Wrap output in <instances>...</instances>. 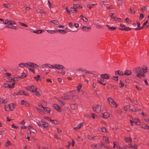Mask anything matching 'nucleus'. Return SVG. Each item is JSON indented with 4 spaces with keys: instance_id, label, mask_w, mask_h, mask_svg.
I'll return each mask as SVG.
<instances>
[{
    "instance_id": "nucleus-1",
    "label": "nucleus",
    "mask_w": 149,
    "mask_h": 149,
    "mask_svg": "<svg viewBox=\"0 0 149 149\" xmlns=\"http://www.w3.org/2000/svg\"><path fill=\"white\" fill-rule=\"evenodd\" d=\"M134 73L136 74V76L139 78L144 77L145 75L141 72V70L140 67H138L135 68L134 70Z\"/></svg>"
},
{
    "instance_id": "nucleus-2",
    "label": "nucleus",
    "mask_w": 149,
    "mask_h": 149,
    "mask_svg": "<svg viewBox=\"0 0 149 149\" xmlns=\"http://www.w3.org/2000/svg\"><path fill=\"white\" fill-rule=\"evenodd\" d=\"M107 101L109 104L112 107L116 108L117 107V104L116 103L114 100L113 98L109 97L107 98Z\"/></svg>"
},
{
    "instance_id": "nucleus-3",
    "label": "nucleus",
    "mask_w": 149,
    "mask_h": 149,
    "mask_svg": "<svg viewBox=\"0 0 149 149\" xmlns=\"http://www.w3.org/2000/svg\"><path fill=\"white\" fill-rule=\"evenodd\" d=\"M15 107L13 103H10L8 105V106L4 105V108L6 110L8 111L13 110Z\"/></svg>"
},
{
    "instance_id": "nucleus-4",
    "label": "nucleus",
    "mask_w": 149,
    "mask_h": 149,
    "mask_svg": "<svg viewBox=\"0 0 149 149\" xmlns=\"http://www.w3.org/2000/svg\"><path fill=\"white\" fill-rule=\"evenodd\" d=\"M93 111L97 113H100L101 111V107L99 105H95L92 107Z\"/></svg>"
},
{
    "instance_id": "nucleus-5",
    "label": "nucleus",
    "mask_w": 149,
    "mask_h": 149,
    "mask_svg": "<svg viewBox=\"0 0 149 149\" xmlns=\"http://www.w3.org/2000/svg\"><path fill=\"white\" fill-rule=\"evenodd\" d=\"M37 88L34 85H31L30 86H27L25 87V88L32 92H34L35 90Z\"/></svg>"
},
{
    "instance_id": "nucleus-6",
    "label": "nucleus",
    "mask_w": 149,
    "mask_h": 149,
    "mask_svg": "<svg viewBox=\"0 0 149 149\" xmlns=\"http://www.w3.org/2000/svg\"><path fill=\"white\" fill-rule=\"evenodd\" d=\"M27 66L31 68L37 69L39 67V66L36 64L32 62H27Z\"/></svg>"
},
{
    "instance_id": "nucleus-7",
    "label": "nucleus",
    "mask_w": 149,
    "mask_h": 149,
    "mask_svg": "<svg viewBox=\"0 0 149 149\" xmlns=\"http://www.w3.org/2000/svg\"><path fill=\"white\" fill-rule=\"evenodd\" d=\"M71 93V92H68L67 94H65L62 97V99L63 100H65L68 99H69L71 98L70 94H69L70 93Z\"/></svg>"
},
{
    "instance_id": "nucleus-8",
    "label": "nucleus",
    "mask_w": 149,
    "mask_h": 149,
    "mask_svg": "<svg viewBox=\"0 0 149 149\" xmlns=\"http://www.w3.org/2000/svg\"><path fill=\"white\" fill-rule=\"evenodd\" d=\"M52 107L58 112H61V109L60 106L56 104H54L52 105Z\"/></svg>"
},
{
    "instance_id": "nucleus-9",
    "label": "nucleus",
    "mask_w": 149,
    "mask_h": 149,
    "mask_svg": "<svg viewBox=\"0 0 149 149\" xmlns=\"http://www.w3.org/2000/svg\"><path fill=\"white\" fill-rule=\"evenodd\" d=\"M132 119L133 120H134V122L136 125H141V122L138 118H132Z\"/></svg>"
},
{
    "instance_id": "nucleus-10",
    "label": "nucleus",
    "mask_w": 149,
    "mask_h": 149,
    "mask_svg": "<svg viewBox=\"0 0 149 149\" xmlns=\"http://www.w3.org/2000/svg\"><path fill=\"white\" fill-rule=\"evenodd\" d=\"M65 68L64 67L60 64H54V69L56 68L58 70H61Z\"/></svg>"
},
{
    "instance_id": "nucleus-11",
    "label": "nucleus",
    "mask_w": 149,
    "mask_h": 149,
    "mask_svg": "<svg viewBox=\"0 0 149 149\" xmlns=\"http://www.w3.org/2000/svg\"><path fill=\"white\" fill-rule=\"evenodd\" d=\"M110 116V114L109 113L106 112L103 114L102 118L104 119H106L109 118Z\"/></svg>"
},
{
    "instance_id": "nucleus-12",
    "label": "nucleus",
    "mask_w": 149,
    "mask_h": 149,
    "mask_svg": "<svg viewBox=\"0 0 149 149\" xmlns=\"http://www.w3.org/2000/svg\"><path fill=\"white\" fill-rule=\"evenodd\" d=\"M100 77H103L105 79H108L109 77V75L107 74H100Z\"/></svg>"
},
{
    "instance_id": "nucleus-13",
    "label": "nucleus",
    "mask_w": 149,
    "mask_h": 149,
    "mask_svg": "<svg viewBox=\"0 0 149 149\" xmlns=\"http://www.w3.org/2000/svg\"><path fill=\"white\" fill-rule=\"evenodd\" d=\"M21 103L22 105H24L27 107H29V104L26 101L23 100H21Z\"/></svg>"
},
{
    "instance_id": "nucleus-14",
    "label": "nucleus",
    "mask_w": 149,
    "mask_h": 149,
    "mask_svg": "<svg viewBox=\"0 0 149 149\" xmlns=\"http://www.w3.org/2000/svg\"><path fill=\"white\" fill-rule=\"evenodd\" d=\"M62 98H59L57 99V102L59 104H60L61 106H62L65 104V102L61 100Z\"/></svg>"
},
{
    "instance_id": "nucleus-15",
    "label": "nucleus",
    "mask_w": 149,
    "mask_h": 149,
    "mask_svg": "<svg viewBox=\"0 0 149 149\" xmlns=\"http://www.w3.org/2000/svg\"><path fill=\"white\" fill-rule=\"evenodd\" d=\"M114 148H115V146H116V148L119 149H123V148H120L118 143L116 142H114L113 143Z\"/></svg>"
},
{
    "instance_id": "nucleus-16",
    "label": "nucleus",
    "mask_w": 149,
    "mask_h": 149,
    "mask_svg": "<svg viewBox=\"0 0 149 149\" xmlns=\"http://www.w3.org/2000/svg\"><path fill=\"white\" fill-rule=\"evenodd\" d=\"M19 95H24L25 96H29V94L28 93H25L24 91L23 90H20L19 91Z\"/></svg>"
},
{
    "instance_id": "nucleus-17",
    "label": "nucleus",
    "mask_w": 149,
    "mask_h": 149,
    "mask_svg": "<svg viewBox=\"0 0 149 149\" xmlns=\"http://www.w3.org/2000/svg\"><path fill=\"white\" fill-rule=\"evenodd\" d=\"M34 107L38 112H39L41 114H44V112L42 109L38 108L37 107Z\"/></svg>"
},
{
    "instance_id": "nucleus-18",
    "label": "nucleus",
    "mask_w": 149,
    "mask_h": 149,
    "mask_svg": "<svg viewBox=\"0 0 149 149\" xmlns=\"http://www.w3.org/2000/svg\"><path fill=\"white\" fill-rule=\"evenodd\" d=\"M27 62L26 63H22L19 64V66L21 68H24L25 67H27Z\"/></svg>"
},
{
    "instance_id": "nucleus-19",
    "label": "nucleus",
    "mask_w": 149,
    "mask_h": 149,
    "mask_svg": "<svg viewBox=\"0 0 149 149\" xmlns=\"http://www.w3.org/2000/svg\"><path fill=\"white\" fill-rule=\"evenodd\" d=\"M6 27L8 28H10L14 29H15L16 28V27L15 26H13L12 25L10 24H7L6 25Z\"/></svg>"
},
{
    "instance_id": "nucleus-20",
    "label": "nucleus",
    "mask_w": 149,
    "mask_h": 149,
    "mask_svg": "<svg viewBox=\"0 0 149 149\" xmlns=\"http://www.w3.org/2000/svg\"><path fill=\"white\" fill-rule=\"evenodd\" d=\"M91 29V27H86L85 26H83L82 28L83 30L85 32H87L90 30Z\"/></svg>"
},
{
    "instance_id": "nucleus-21",
    "label": "nucleus",
    "mask_w": 149,
    "mask_h": 149,
    "mask_svg": "<svg viewBox=\"0 0 149 149\" xmlns=\"http://www.w3.org/2000/svg\"><path fill=\"white\" fill-rule=\"evenodd\" d=\"M108 29L110 31H113L115 30L116 29V28L115 27L113 26H110L109 25H106Z\"/></svg>"
},
{
    "instance_id": "nucleus-22",
    "label": "nucleus",
    "mask_w": 149,
    "mask_h": 149,
    "mask_svg": "<svg viewBox=\"0 0 149 149\" xmlns=\"http://www.w3.org/2000/svg\"><path fill=\"white\" fill-rule=\"evenodd\" d=\"M103 140L105 141V142L107 144L109 143L108 138L107 137L103 136Z\"/></svg>"
},
{
    "instance_id": "nucleus-23",
    "label": "nucleus",
    "mask_w": 149,
    "mask_h": 149,
    "mask_svg": "<svg viewBox=\"0 0 149 149\" xmlns=\"http://www.w3.org/2000/svg\"><path fill=\"white\" fill-rule=\"evenodd\" d=\"M113 21H116V22H123V20L121 18L117 17L114 19H113Z\"/></svg>"
},
{
    "instance_id": "nucleus-24",
    "label": "nucleus",
    "mask_w": 149,
    "mask_h": 149,
    "mask_svg": "<svg viewBox=\"0 0 149 149\" xmlns=\"http://www.w3.org/2000/svg\"><path fill=\"white\" fill-rule=\"evenodd\" d=\"M130 111H131V112H135L137 113H139V112L141 110L140 109H130Z\"/></svg>"
},
{
    "instance_id": "nucleus-25",
    "label": "nucleus",
    "mask_w": 149,
    "mask_h": 149,
    "mask_svg": "<svg viewBox=\"0 0 149 149\" xmlns=\"http://www.w3.org/2000/svg\"><path fill=\"white\" fill-rule=\"evenodd\" d=\"M141 70L143 73H145L147 72V67L146 66H144Z\"/></svg>"
},
{
    "instance_id": "nucleus-26",
    "label": "nucleus",
    "mask_w": 149,
    "mask_h": 149,
    "mask_svg": "<svg viewBox=\"0 0 149 149\" xmlns=\"http://www.w3.org/2000/svg\"><path fill=\"white\" fill-rule=\"evenodd\" d=\"M79 17L80 19H82L84 22H88L87 19L86 18L84 17L82 15H81Z\"/></svg>"
},
{
    "instance_id": "nucleus-27",
    "label": "nucleus",
    "mask_w": 149,
    "mask_h": 149,
    "mask_svg": "<svg viewBox=\"0 0 149 149\" xmlns=\"http://www.w3.org/2000/svg\"><path fill=\"white\" fill-rule=\"evenodd\" d=\"M82 85L81 84H79L77 87V91L78 92L80 91L82 87Z\"/></svg>"
},
{
    "instance_id": "nucleus-28",
    "label": "nucleus",
    "mask_w": 149,
    "mask_h": 149,
    "mask_svg": "<svg viewBox=\"0 0 149 149\" xmlns=\"http://www.w3.org/2000/svg\"><path fill=\"white\" fill-rule=\"evenodd\" d=\"M141 127L143 129H149V126L146 124H143L141 126Z\"/></svg>"
},
{
    "instance_id": "nucleus-29",
    "label": "nucleus",
    "mask_w": 149,
    "mask_h": 149,
    "mask_svg": "<svg viewBox=\"0 0 149 149\" xmlns=\"http://www.w3.org/2000/svg\"><path fill=\"white\" fill-rule=\"evenodd\" d=\"M42 125L44 128H47L49 126L48 123L45 122H42Z\"/></svg>"
},
{
    "instance_id": "nucleus-30",
    "label": "nucleus",
    "mask_w": 149,
    "mask_h": 149,
    "mask_svg": "<svg viewBox=\"0 0 149 149\" xmlns=\"http://www.w3.org/2000/svg\"><path fill=\"white\" fill-rule=\"evenodd\" d=\"M39 89H38L37 88H36V89L35 90L34 92H35V95L36 96H40V95L39 93V91H38Z\"/></svg>"
},
{
    "instance_id": "nucleus-31",
    "label": "nucleus",
    "mask_w": 149,
    "mask_h": 149,
    "mask_svg": "<svg viewBox=\"0 0 149 149\" xmlns=\"http://www.w3.org/2000/svg\"><path fill=\"white\" fill-rule=\"evenodd\" d=\"M115 73L116 74H118L120 75H122L123 74V72L120 70L116 71L115 72Z\"/></svg>"
},
{
    "instance_id": "nucleus-32",
    "label": "nucleus",
    "mask_w": 149,
    "mask_h": 149,
    "mask_svg": "<svg viewBox=\"0 0 149 149\" xmlns=\"http://www.w3.org/2000/svg\"><path fill=\"white\" fill-rule=\"evenodd\" d=\"M129 148H132L135 149H137V145L134 144V146H132L131 144H129V146L128 147Z\"/></svg>"
},
{
    "instance_id": "nucleus-33",
    "label": "nucleus",
    "mask_w": 149,
    "mask_h": 149,
    "mask_svg": "<svg viewBox=\"0 0 149 149\" xmlns=\"http://www.w3.org/2000/svg\"><path fill=\"white\" fill-rule=\"evenodd\" d=\"M37 12L41 14L44 13L45 15H46L45 13L41 9H38L36 10Z\"/></svg>"
},
{
    "instance_id": "nucleus-34",
    "label": "nucleus",
    "mask_w": 149,
    "mask_h": 149,
    "mask_svg": "<svg viewBox=\"0 0 149 149\" xmlns=\"http://www.w3.org/2000/svg\"><path fill=\"white\" fill-rule=\"evenodd\" d=\"M110 15L111 18L113 19H114L116 17V14L114 13H112L110 14Z\"/></svg>"
},
{
    "instance_id": "nucleus-35",
    "label": "nucleus",
    "mask_w": 149,
    "mask_h": 149,
    "mask_svg": "<svg viewBox=\"0 0 149 149\" xmlns=\"http://www.w3.org/2000/svg\"><path fill=\"white\" fill-rule=\"evenodd\" d=\"M131 73V71L130 70H126L124 73V74L126 75H130Z\"/></svg>"
},
{
    "instance_id": "nucleus-36",
    "label": "nucleus",
    "mask_w": 149,
    "mask_h": 149,
    "mask_svg": "<svg viewBox=\"0 0 149 149\" xmlns=\"http://www.w3.org/2000/svg\"><path fill=\"white\" fill-rule=\"evenodd\" d=\"M58 31L61 34H64L67 33V32L66 31L63 30L59 29Z\"/></svg>"
},
{
    "instance_id": "nucleus-37",
    "label": "nucleus",
    "mask_w": 149,
    "mask_h": 149,
    "mask_svg": "<svg viewBox=\"0 0 149 149\" xmlns=\"http://www.w3.org/2000/svg\"><path fill=\"white\" fill-rule=\"evenodd\" d=\"M47 32L49 33L50 34H53L55 33L56 32V31L55 30H47Z\"/></svg>"
},
{
    "instance_id": "nucleus-38",
    "label": "nucleus",
    "mask_w": 149,
    "mask_h": 149,
    "mask_svg": "<svg viewBox=\"0 0 149 149\" xmlns=\"http://www.w3.org/2000/svg\"><path fill=\"white\" fill-rule=\"evenodd\" d=\"M47 67L51 69H54V64L52 65L49 63H47Z\"/></svg>"
},
{
    "instance_id": "nucleus-39",
    "label": "nucleus",
    "mask_w": 149,
    "mask_h": 149,
    "mask_svg": "<svg viewBox=\"0 0 149 149\" xmlns=\"http://www.w3.org/2000/svg\"><path fill=\"white\" fill-rule=\"evenodd\" d=\"M129 109H131L130 106L129 105H126L124 107V110L125 111Z\"/></svg>"
},
{
    "instance_id": "nucleus-40",
    "label": "nucleus",
    "mask_w": 149,
    "mask_h": 149,
    "mask_svg": "<svg viewBox=\"0 0 149 149\" xmlns=\"http://www.w3.org/2000/svg\"><path fill=\"white\" fill-rule=\"evenodd\" d=\"M132 141V139L130 137L126 138L125 139V141L126 143L131 142Z\"/></svg>"
},
{
    "instance_id": "nucleus-41",
    "label": "nucleus",
    "mask_w": 149,
    "mask_h": 149,
    "mask_svg": "<svg viewBox=\"0 0 149 149\" xmlns=\"http://www.w3.org/2000/svg\"><path fill=\"white\" fill-rule=\"evenodd\" d=\"M70 106L72 109H74L77 107V105L76 104H72Z\"/></svg>"
},
{
    "instance_id": "nucleus-42",
    "label": "nucleus",
    "mask_w": 149,
    "mask_h": 149,
    "mask_svg": "<svg viewBox=\"0 0 149 149\" xmlns=\"http://www.w3.org/2000/svg\"><path fill=\"white\" fill-rule=\"evenodd\" d=\"M79 97V96L78 95H73L71 99L73 100H74L78 98Z\"/></svg>"
},
{
    "instance_id": "nucleus-43",
    "label": "nucleus",
    "mask_w": 149,
    "mask_h": 149,
    "mask_svg": "<svg viewBox=\"0 0 149 149\" xmlns=\"http://www.w3.org/2000/svg\"><path fill=\"white\" fill-rule=\"evenodd\" d=\"M50 22L56 25H58L59 24V22L57 20H52Z\"/></svg>"
},
{
    "instance_id": "nucleus-44",
    "label": "nucleus",
    "mask_w": 149,
    "mask_h": 149,
    "mask_svg": "<svg viewBox=\"0 0 149 149\" xmlns=\"http://www.w3.org/2000/svg\"><path fill=\"white\" fill-rule=\"evenodd\" d=\"M43 109L44 110L48 113H49L50 111V109L49 108L46 107H44Z\"/></svg>"
},
{
    "instance_id": "nucleus-45",
    "label": "nucleus",
    "mask_w": 149,
    "mask_h": 149,
    "mask_svg": "<svg viewBox=\"0 0 149 149\" xmlns=\"http://www.w3.org/2000/svg\"><path fill=\"white\" fill-rule=\"evenodd\" d=\"M18 23L22 26H24L25 27H28V25H26V24L22 23L20 22H19Z\"/></svg>"
},
{
    "instance_id": "nucleus-46",
    "label": "nucleus",
    "mask_w": 149,
    "mask_h": 149,
    "mask_svg": "<svg viewBox=\"0 0 149 149\" xmlns=\"http://www.w3.org/2000/svg\"><path fill=\"white\" fill-rule=\"evenodd\" d=\"M83 126V123L82 122H81L77 126L78 127V128H79V129H80Z\"/></svg>"
},
{
    "instance_id": "nucleus-47",
    "label": "nucleus",
    "mask_w": 149,
    "mask_h": 149,
    "mask_svg": "<svg viewBox=\"0 0 149 149\" xmlns=\"http://www.w3.org/2000/svg\"><path fill=\"white\" fill-rule=\"evenodd\" d=\"M42 31L41 30H38V31H34L33 33H35L40 34L42 32Z\"/></svg>"
},
{
    "instance_id": "nucleus-48",
    "label": "nucleus",
    "mask_w": 149,
    "mask_h": 149,
    "mask_svg": "<svg viewBox=\"0 0 149 149\" xmlns=\"http://www.w3.org/2000/svg\"><path fill=\"white\" fill-rule=\"evenodd\" d=\"M71 11L73 13H75L76 12L77 10L76 9V8L74 7L73 8H71Z\"/></svg>"
},
{
    "instance_id": "nucleus-49",
    "label": "nucleus",
    "mask_w": 149,
    "mask_h": 149,
    "mask_svg": "<svg viewBox=\"0 0 149 149\" xmlns=\"http://www.w3.org/2000/svg\"><path fill=\"white\" fill-rule=\"evenodd\" d=\"M0 102H1L2 104H5L7 102V99H2L1 100Z\"/></svg>"
},
{
    "instance_id": "nucleus-50",
    "label": "nucleus",
    "mask_w": 149,
    "mask_h": 149,
    "mask_svg": "<svg viewBox=\"0 0 149 149\" xmlns=\"http://www.w3.org/2000/svg\"><path fill=\"white\" fill-rule=\"evenodd\" d=\"M51 122H52V123H53L55 125H58V124H59V122H58V121H57L56 120H52Z\"/></svg>"
},
{
    "instance_id": "nucleus-51",
    "label": "nucleus",
    "mask_w": 149,
    "mask_h": 149,
    "mask_svg": "<svg viewBox=\"0 0 149 149\" xmlns=\"http://www.w3.org/2000/svg\"><path fill=\"white\" fill-rule=\"evenodd\" d=\"M8 24L11 25L15 24H16V23L14 21L10 20H9V23Z\"/></svg>"
},
{
    "instance_id": "nucleus-52",
    "label": "nucleus",
    "mask_w": 149,
    "mask_h": 149,
    "mask_svg": "<svg viewBox=\"0 0 149 149\" xmlns=\"http://www.w3.org/2000/svg\"><path fill=\"white\" fill-rule=\"evenodd\" d=\"M101 130L102 132L104 133L106 132H107L106 129L105 127H103L101 129Z\"/></svg>"
},
{
    "instance_id": "nucleus-53",
    "label": "nucleus",
    "mask_w": 149,
    "mask_h": 149,
    "mask_svg": "<svg viewBox=\"0 0 149 149\" xmlns=\"http://www.w3.org/2000/svg\"><path fill=\"white\" fill-rule=\"evenodd\" d=\"M10 145V142L9 140H8L7 141L5 144V146L6 147H8V146Z\"/></svg>"
},
{
    "instance_id": "nucleus-54",
    "label": "nucleus",
    "mask_w": 149,
    "mask_h": 149,
    "mask_svg": "<svg viewBox=\"0 0 149 149\" xmlns=\"http://www.w3.org/2000/svg\"><path fill=\"white\" fill-rule=\"evenodd\" d=\"M97 81H98V82H99L100 84H102V85H103V86H105V85L106 84H107V83L106 82H105V83H102V82H101V81H100V80H99V79H97Z\"/></svg>"
},
{
    "instance_id": "nucleus-55",
    "label": "nucleus",
    "mask_w": 149,
    "mask_h": 149,
    "mask_svg": "<svg viewBox=\"0 0 149 149\" xmlns=\"http://www.w3.org/2000/svg\"><path fill=\"white\" fill-rule=\"evenodd\" d=\"M80 95H79L80 97H82V96L84 95V91L83 90L80 91Z\"/></svg>"
},
{
    "instance_id": "nucleus-56",
    "label": "nucleus",
    "mask_w": 149,
    "mask_h": 149,
    "mask_svg": "<svg viewBox=\"0 0 149 149\" xmlns=\"http://www.w3.org/2000/svg\"><path fill=\"white\" fill-rule=\"evenodd\" d=\"M19 78H21V77L17 76V77L13 78V79L14 81H17L18 80Z\"/></svg>"
},
{
    "instance_id": "nucleus-57",
    "label": "nucleus",
    "mask_w": 149,
    "mask_h": 149,
    "mask_svg": "<svg viewBox=\"0 0 149 149\" xmlns=\"http://www.w3.org/2000/svg\"><path fill=\"white\" fill-rule=\"evenodd\" d=\"M141 9L143 11H146L147 10V8L146 6L141 8Z\"/></svg>"
},
{
    "instance_id": "nucleus-58",
    "label": "nucleus",
    "mask_w": 149,
    "mask_h": 149,
    "mask_svg": "<svg viewBox=\"0 0 149 149\" xmlns=\"http://www.w3.org/2000/svg\"><path fill=\"white\" fill-rule=\"evenodd\" d=\"M46 67H47V63L43 64L41 65V68L43 69L45 68Z\"/></svg>"
},
{
    "instance_id": "nucleus-59",
    "label": "nucleus",
    "mask_w": 149,
    "mask_h": 149,
    "mask_svg": "<svg viewBox=\"0 0 149 149\" xmlns=\"http://www.w3.org/2000/svg\"><path fill=\"white\" fill-rule=\"evenodd\" d=\"M29 132H33L34 133H36V131L33 129H31V130H29Z\"/></svg>"
},
{
    "instance_id": "nucleus-60",
    "label": "nucleus",
    "mask_w": 149,
    "mask_h": 149,
    "mask_svg": "<svg viewBox=\"0 0 149 149\" xmlns=\"http://www.w3.org/2000/svg\"><path fill=\"white\" fill-rule=\"evenodd\" d=\"M144 17V15L142 14H140L139 16V19L140 20H142Z\"/></svg>"
},
{
    "instance_id": "nucleus-61",
    "label": "nucleus",
    "mask_w": 149,
    "mask_h": 149,
    "mask_svg": "<svg viewBox=\"0 0 149 149\" xmlns=\"http://www.w3.org/2000/svg\"><path fill=\"white\" fill-rule=\"evenodd\" d=\"M125 20L128 24L131 23V20L128 18L127 17L125 19Z\"/></svg>"
},
{
    "instance_id": "nucleus-62",
    "label": "nucleus",
    "mask_w": 149,
    "mask_h": 149,
    "mask_svg": "<svg viewBox=\"0 0 149 149\" xmlns=\"http://www.w3.org/2000/svg\"><path fill=\"white\" fill-rule=\"evenodd\" d=\"M135 86L137 90H138L139 91H142V89L141 88L140 86Z\"/></svg>"
},
{
    "instance_id": "nucleus-63",
    "label": "nucleus",
    "mask_w": 149,
    "mask_h": 149,
    "mask_svg": "<svg viewBox=\"0 0 149 149\" xmlns=\"http://www.w3.org/2000/svg\"><path fill=\"white\" fill-rule=\"evenodd\" d=\"M91 146L93 148L95 149H99V148L97 147L96 145H94L93 144L91 145Z\"/></svg>"
},
{
    "instance_id": "nucleus-64",
    "label": "nucleus",
    "mask_w": 149,
    "mask_h": 149,
    "mask_svg": "<svg viewBox=\"0 0 149 149\" xmlns=\"http://www.w3.org/2000/svg\"><path fill=\"white\" fill-rule=\"evenodd\" d=\"M40 78V76L39 75H38L37 77H34V78L37 81H38L39 78Z\"/></svg>"
}]
</instances>
